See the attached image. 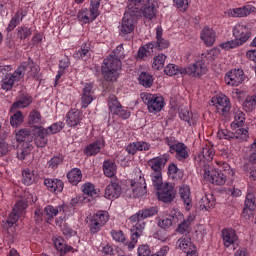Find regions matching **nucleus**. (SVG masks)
Instances as JSON below:
<instances>
[{"mask_svg": "<svg viewBox=\"0 0 256 256\" xmlns=\"http://www.w3.org/2000/svg\"><path fill=\"white\" fill-rule=\"evenodd\" d=\"M219 47L224 49V51H231V49H237V47H241L239 42L236 40H230L226 42H222Z\"/></svg>", "mask_w": 256, "mask_h": 256, "instance_id": "nucleus-59", "label": "nucleus"}, {"mask_svg": "<svg viewBox=\"0 0 256 256\" xmlns=\"http://www.w3.org/2000/svg\"><path fill=\"white\" fill-rule=\"evenodd\" d=\"M53 243H54L55 249L58 250L59 253L65 254L73 251V247L65 244V239H63V237L61 236H55L53 238Z\"/></svg>", "mask_w": 256, "mask_h": 256, "instance_id": "nucleus-31", "label": "nucleus"}, {"mask_svg": "<svg viewBox=\"0 0 256 256\" xmlns=\"http://www.w3.org/2000/svg\"><path fill=\"white\" fill-rule=\"evenodd\" d=\"M141 100L147 107V111L153 115L161 113L163 107H165V99L161 94H151L149 92H144L140 94Z\"/></svg>", "mask_w": 256, "mask_h": 256, "instance_id": "nucleus-3", "label": "nucleus"}, {"mask_svg": "<svg viewBox=\"0 0 256 256\" xmlns=\"http://www.w3.org/2000/svg\"><path fill=\"white\" fill-rule=\"evenodd\" d=\"M245 125V113L241 110H236L234 112V120L230 124L232 130L239 129Z\"/></svg>", "mask_w": 256, "mask_h": 256, "instance_id": "nucleus-35", "label": "nucleus"}, {"mask_svg": "<svg viewBox=\"0 0 256 256\" xmlns=\"http://www.w3.org/2000/svg\"><path fill=\"white\" fill-rule=\"evenodd\" d=\"M167 161H169V156L164 154L148 160L147 165L153 172L163 171L165 165H167Z\"/></svg>", "mask_w": 256, "mask_h": 256, "instance_id": "nucleus-21", "label": "nucleus"}, {"mask_svg": "<svg viewBox=\"0 0 256 256\" xmlns=\"http://www.w3.org/2000/svg\"><path fill=\"white\" fill-rule=\"evenodd\" d=\"M167 61V55L161 53L153 57L152 59V69L154 71H161L165 67V62Z\"/></svg>", "mask_w": 256, "mask_h": 256, "instance_id": "nucleus-37", "label": "nucleus"}, {"mask_svg": "<svg viewBox=\"0 0 256 256\" xmlns=\"http://www.w3.org/2000/svg\"><path fill=\"white\" fill-rule=\"evenodd\" d=\"M129 11L132 13H139V9L141 8V3H144L145 0H126Z\"/></svg>", "mask_w": 256, "mask_h": 256, "instance_id": "nucleus-55", "label": "nucleus"}, {"mask_svg": "<svg viewBox=\"0 0 256 256\" xmlns=\"http://www.w3.org/2000/svg\"><path fill=\"white\" fill-rule=\"evenodd\" d=\"M103 147H105V140H96L85 147L84 153L87 155V157H92V155H97L100 153Z\"/></svg>", "mask_w": 256, "mask_h": 256, "instance_id": "nucleus-26", "label": "nucleus"}, {"mask_svg": "<svg viewBox=\"0 0 256 256\" xmlns=\"http://www.w3.org/2000/svg\"><path fill=\"white\" fill-rule=\"evenodd\" d=\"M23 17H25L22 13L16 12L15 15L11 18L6 31L8 33H11V31H13L15 29V27H17V25H19V23H21V21H23Z\"/></svg>", "mask_w": 256, "mask_h": 256, "instance_id": "nucleus-46", "label": "nucleus"}, {"mask_svg": "<svg viewBox=\"0 0 256 256\" xmlns=\"http://www.w3.org/2000/svg\"><path fill=\"white\" fill-rule=\"evenodd\" d=\"M176 249H180V251H183V253H191V251L194 252L197 247L193 245L191 237L182 236L176 242Z\"/></svg>", "mask_w": 256, "mask_h": 256, "instance_id": "nucleus-24", "label": "nucleus"}, {"mask_svg": "<svg viewBox=\"0 0 256 256\" xmlns=\"http://www.w3.org/2000/svg\"><path fill=\"white\" fill-rule=\"evenodd\" d=\"M218 55L219 52L217 50L212 49L208 52L202 53L198 59L202 61L205 65H209V63H213V61L217 59Z\"/></svg>", "mask_w": 256, "mask_h": 256, "instance_id": "nucleus-39", "label": "nucleus"}, {"mask_svg": "<svg viewBox=\"0 0 256 256\" xmlns=\"http://www.w3.org/2000/svg\"><path fill=\"white\" fill-rule=\"evenodd\" d=\"M137 177H139L138 182L131 180L130 186L132 188L133 194L136 195V197H139V195H143V193H145V189H147V184L145 183V178L141 173V170H138Z\"/></svg>", "mask_w": 256, "mask_h": 256, "instance_id": "nucleus-23", "label": "nucleus"}, {"mask_svg": "<svg viewBox=\"0 0 256 256\" xmlns=\"http://www.w3.org/2000/svg\"><path fill=\"white\" fill-rule=\"evenodd\" d=\"M233 135V139H237L238 141H247L249 139V131L245 128H239L233 132Z\"/></svg>", "mask_w": 256, "mask_h": 256, "instance_id": "nucleus-54", "label": "nucleus"}, {"mask_svg": "<svg viewBox=\"0 0 256 256\" xmlns=\"http://www.w3.org/2000/svg\"><path fill=\"white\" fill-rule=\"evenodd\" d=\"M199 205L202 211H209V209L215 207V198H213V195H205L199 201Z\"/></svg>", "mask_w": 256, "mask_h": 256, "instance_id": "nucleus-38", "label": "nucleus"}, {"mask_svg": "<svg viewBox=\"0 0 256 256\" xmlns=\"http://www.w3.org/2000/svg\"><path fill=\"white\" fill-rule=\"evenodd\" d=\"M224 81L226 85L239 87L245 81V72L243 69H232L226 73Z\"/></svg>", "mask_w": 256, "mask_h": 256, "instance_id": "nucleus-10", "label": "nucleus"}, {"mask_svg": "<svg viewBox=\"0 0 256 256\" xmlns=\"http://www.w3.org/2000/svg\"><path fill=\"white\" fill-rule=\"evenodd\" d=\"M215 30L209 28V27H204L201 34H200V39H202L207 47H212L215 43Z\"/></svg>", "mask_w": 256, "mask_h": 256, "instance_id": "nucleus-28", "label": "nucleus"}, {"mask_svg": "<svg viewBox=\"0 0 256 256\" xmlns=\"http://www.w3.org/2000/svg\"><path fill=\"white\" fill-rule=\"evenodd\" d=\"M132 231V237L131 241L127 244L128 249L131 251L135 249V245H137V241H139V237L143 235V230H139L138 228L135 227H130Z\"/></svg>", "mask_w": 256, "mask_h": 256, "instance_id": "nucleus-42", "label": "nucleus"}, {"mask_svg": "<svg viewBox=\"0 0 256 256\" xmlns=\"http://www.w3.org/2000/svg\"><path fill=\"white\" fill-rule=\"evenodd\" d=\"M31 137V131L27 129H21L16 133V140L18 143H23V141H27Z\"/></svg>", "mask_w": 256, "mask_h": 256, "instance_id": "nucleus-61", "label": "nucleus"}, {"mask_svg": "<svg viewBox=\"0 0 256 256\" xmlns=\"http://www.w3.org/2000/svg\"><path fill=\"white\" fill-rule=\"evenodd\" d=\"M159 213L157 207H151L143 210H139L138 213L132 215L128 219L129 227H134L140 231L145 230V219H149V217H153Z\"/></svg>", "mask_w": 256, "mask_h": 256, "instance_id": "nucleus-4", "label": "nucleus"}, {"mask_svg": "<svg viewBox=\"0 0 256 256\" xmlns=\"http://www.w3.org/2000/svg\"><path fill=\"white\" fill-rule=\"evenodd\" d=\"M121 71V60L108 56L103 60L102 75L106 81H115Z\"/></svg>", "mask_w": 256, "mask_h": 256, "instance_id": "nucleus-2", "label": "nucleus"}, {"mask_svg": "<svg viewBox=\"0 0 256 256\" xmlns=\"http://www.w3.org/2000/svg\"><path fill=\"white\" fill-rule=\"evenodd\" d=\"M121 191L119 180H111L105 188L104 197L106 199H119L121 197Z\"/></svg>", "mask_w": 256, "mask_h": 256, "instance_id": "nucleus-16", "label": "nucleus"}, {"mask_svg": "<svg viewBox=\"0 0 256 256\" xmlns=\"http://www.w3.org/2000/svg\"><path fill=\"white\" fill-rule=\"evenodd\" d=\"M35 170L26 168L22 170V183L24 185H33L35 183Z\"/></svg>", "mask_w": 256, "mask_h": 256, "instance_id": "nucleus-41", "label": "nucleus"}, {"mask_svg": "<svg viewBox=\"0 0 256 256\" xmlns=\"http://www.w3.org/2000/svg\"><path fill=\"white\" fill-rule=\"evenodd\" d=\"M108 106L111 113L115 114V111H118L122 106L119 100H117V96L110 95L108 98Z\"/></svg>", "mask_w": 256, "mask_h": 256, "instance_id": "nucleus-52", "label": "nucleus"}, {"mask_svg": "<svg viewBox=\"0 0 256 256\" xmlns=\"http://www.w3.org/2000/svg\"><path fill=\"white\" fill-rule=\"evenodd\" d=\"M25 118L23 117V112L17 111L11 118H10V124L12 127H19L21 123H23V120Z\"/></svg>", "mask_w": 256, "mask_h": 256, "instance_id": "nucleus-56", "label": "nucleus"}, {"mask_svg": "<svg viewBox=\"0 0 256 256\" xmlns=\"http://www.w3.org/2000/svg\"><path fill=\"white\" fill-rule=\"evenodd\" d=\"M157 7H159L157 0H147L139 10L142 17L151 21L157 17Z\"/></svg>", "mask_w": 256, "mask_h": 256, "instance_id": "nucleus-11", "label": "nucleus"}, {"mask_svg": "<svg viewBox=\"0 0 256 256\" xmlns=\"http://www.w3.org/2000/svg\"><path fill=\"white\" fill-rule=\"evenodd\" d=\"M31 63L32 60H28L27 62H23L16 70L15 72L18 73L20 79L24 77V75H28L30 77L31 73Z\"/></svg>", "mask_w": 256, "mask_h": 256, "instance_id": "nucleus-45", "label": "nucleus"}, {"mask_svg": "<svg viewBox=\"0 0 256 256\" xmlns=\"http://www.w3.org/2000/svg\"><path fill=\"white\" fill-rule=\"evenodd\" d=\"M138 81L140 85H143V87H151V85H153V76L149 73L142 72Z\"/></svg>", "mask_w": 256, "mask_h": 256, "instance_id": "nucleus-50", "label": "nucleus"}, {"mask_svg": "<svg viewBox=\"0 0 256 256\" xmlns=\"http://www.w3.org/2000/svg\"><path fill=\"white\" fill-rule=\"evenodd\" d=\"M180 199L183 202L184 209L191 211L193 208V197L191 196V188L187 185H183L179 189Z\"/></svg>", "mask_w": 256, "mask_h": 256, "instance_id": "nucleus-18", "label": "nucleus"}, {"mask_svg": "<svg viewBox=\"0 0 256 256\" xmlns=\"http://www.w3.org/2000/svg\"><path fill=\"white\" fill-rule=\"evenodd\" d=\"M67 211H69V206L67 205H60L57 207L48 205L44 208V215L47 221H51L52 219H55V217H57V215H59L61 212L64 213V218L69 217L71 214L67 213Z\"/></svg>", "mask_w": 256, "mask_h": 256, "instance_id": "nucleus-14", "label": "nucleus"}, {"mask_svg": "<svg viewBox=\"0 0 256 256\" xmlns=\"http://www.w3.org/2000/svg\"><path fill=\"white\" fill-rule=\"evenodd\" d=\"M212 103L216 107L218 113H227L231 109V102L225 95H219L212 98Z\"/></svg>", "mask_w": 256, "mask_h": 256, "instance_id": "nucleus-20", "label": "nucleus"}, {"mask_svg": "<svg viewBox=\"0 0 256 256\" xmlns=\"http://www.w3.org/2000/svg\"><path fill=\"white\" fill-rule=\"evenodd\" d=\"M242 107L245 113H253L256 109V94L248 95L245 98Z\"/></svg>", "mask_w": 256, "mask_h": 256, "instance_id": "nucleus-36", "label": "nucleus"}, {"mask_svg": "<svg viewBox=\"0 0 256 256\" xmlns=\"http://www.w3.org/2000/svg\"><path fill=\"white\" fill-rule=\"evenodd\" d=\"M207 71H209V68H207V65L199 58L196 63L180 70L181 75H189V77H203V75H206Z\"/></svg>", "mask_w": 256, "mask_h": 256, "instance_id": "nucleus-7", "label": "nucleus"}, {"mask_svg": "<svg viewBox=\"0 0 256 256\" xmlns=\"http://www.w3.org/2000/svg\"><path fill=\"white\" fill-rule=\"evenodd\" d=\"M180 119L182 121H186L188 125H195L197 123V119L193 118V114L189 112L187 109H182L179 113Z\"/></svg>", "mask_w": 256, "mask_h": 256, "instance_id": "nucleus-47", "label": "nucleus"}, {"mask_svg": "<svg viewBox=\"0 0 256 256\" xmlns=\"http://www.w3.org/2000/svg\"><path fill=\"white\" fill-rule=\"evenodd\" d=\"M136 27L137 20L135 19V16L131 15L130 13H125L119 28L121 37L132 35Z\"/></svg>", "mask_w": 256, "mask_h": 256, "instance_id": "nucleus-8", "label": "nucleus"}, {"mask_svg": "<svg viewBox=\"0 0 256 256\" xmlns=\"http://www.w3.org/2000/svg\"><path fill=\"white\" fill-rule=\"evenodd\" d=\"M168 175L172 177V179H177L179 177H183V172L177 168V165L170 164L168 166Z\"/></svg>", "mask_w": 256, "mask_h": 256, "instance_id": "nucleus-58", "label": "nucleus"}, {"mask_svg": "<svg viewBox=\"0 0 256 256\" xmlns=\"http://www.w3.org/2000/svg\"><path fill=\"white\" fill-rule=\"evenodd\" d=\"M83 121V112L80 110L74 108L67 112L66 114V124L68 127H77L78 125H81V122Z\"/></svg>", "mask_w": 256, "mask_h": 256, "instance_id": "nucleus-19", "label": "nucleus"}, {"mask_svg": "<svg viewBox=\"0 0 256 256\" xmlns=\"http://www.w3.org/2000/svg\"><path fill=\"white\" fill-rule=\"evenodd\" d=\"M254 209H255V196L251 193H248L246 195L244 213L245 211H253Z\"/></svg>", "mask_w": 256, "mask_h": 256, "instance_id": "nucleus-57", "label": "nucleus"}, {"mask_svg": "<svg viewBox=\"0 0 256 256\" xmlns=\"http://www.w3.org/2000/svg\"><path fill=\"white\" fill-rule=\"evenodd\" d=\"M43 117L41 116V112L38 110H32L28 115V123L33 125V127H37V125H43Z\"/></svg>", "mask_w": 256, "mask_h": 256, "instance_id": "nucleus-40", "label": "nucleus"}, {"mask_svg": "<svg viewBox=\"0 0 256 256\" xmlns=\"http://www.w3.org/2000/svg\"><path fill=\"white\" fill-rule=\"evenodd\" d=\"M217 166H213L210 164H205L203 167V179L204 181H208L212 185H225L227 183V175H231V177L235 176V170L231 169L229 163L225 161H215ZM224 172V173H223Z\"/></svg>", "mask_w": 256, "mask_h": 256, "instance_id": "nucleus-1", "label": "nucleus"}, {"mask_svg": "<svg viewBox=\"0 0 256 256\" xmlns=\"http://www.w3.org/2000/svg\"><path fill=\"white\" fill-rule=\"evenodd\" d=\"M74 59H82V61H87L91 59V44L83 43L81 48L73 53Z\"/></svg>", "mask_w": 256, "mask_h": 256, "instance_id": "nucleus-29", "label": "nucleus"}, {"mask_svg": "<svg viewBox=\"0 0 256 256\" xmlns=\"http://www.w3.org/2000/svg\"><path fill=\"white\" fill-rule=\"evenodd\" d=\"M82 109H87L93 103V84H85L80 98Z\"/></svg>", "mask_w": 256, "mask_h": 256, "instance_id": "nucleus-22", "label": "nucleus"}, {"mask_svg": "<svg viewBox=\"0 0 256 256\" xmlns=\"http://www.w3.org/2000/svg\"><path fill=\"white\" fill-rule=\"evenodd\" d=\"M44 185L47 187L48 191H50L51 193H55L56 195L57 193H61L64 187L63 181L50 178L44 180Z\"/></svg>", "mask_w": 256, "mask_h": 256, "instance_id": "nucleus-27", "label": "nucleus"}, {"mask_svg": "<svg viewBox=\"0 0 256 256\" xmlns=\"http://www.w3.org/2000/svg\"><path fill=\"white\" fill-rule=\"evenodd\" d=\"M218 137H219V139L231 140V139H233L234 135H233V132H231V130L220 129V130H218Z\"/></svg>", "mask_w": 256, "mask_h": 256, "instance_id": "nucleus-64", "label": "nucleus"}, {"mask_svg": "<svg viewBox=\"0 0 256 256\" xmlns=\"http://www.w3.org/2000/svg\"><path fill=\"white\" fill-rule=\"evenodd\" d=\"M199 159H204L205 161H213V157H215V150L209 146H206L202 149L201 155L198 156Z\"/></svg>", "mask_w": 256, "mask_h": 256, "instance_id": "nucleus-48", "label": "nucleus"}, {"mask_svg": "<svg viewBox=\"0 0 256 256\" xmlns=\"http://www.w3.org/2000/svg\"><path fill=\"white\" fill-rule=\"evenodd\" d=\"M151 179H152V183L156 189H159V187H162L164 185L162 171L152 172Z\"/></svg>", "mask_w": 256, "mask_h": 256, "instance_id": "nucleus-51", "label": "nucleus"}, {"mask_svg": "<svg viewBox=\"0 0 256 256\" xmlns=\"http://www.w3.org/2000/svg\"><path fill=\"white\" fill-rule=\"evenodd\" d=\"M36 131L38 136L35 138V144L37 147H45V145H47L45 136L49 135V128L44 129L42 126H36Z\"/></svg>", "mask_w": 256, "mask_h": 256, "instance_id": "nucleus-34", "label": "nucleus"}, {"mask_svg": "<svg viewBox=\"0 0 256 256\" xmlns=\"http://www.w3.org/2000/svg\"><path fill=\"white\" fill-rule=\"evenodd\" d=\"M137 256H151L149 245H140L137 249Z\"/></svg>", "mask_w": 256, "mask_h": 256, "instance_id": "nucleus-63", "label": "nucleus"}, {"mask_svg": "<svg viewBox=\"0 0 256 256\" xmlns=\"http://www.w3.org/2000/svg\"><path fill=\"white\" fill-rule=\"evenodd\" d=\"M183 68H179V66L175 65V64H168L165 68H164V73L165 75H168L169 77H173V75H181V70Z\"/></svg>", "mask_w": 256, "mask_h": 256, "instance_id": "nucleus-53", "label": "nucleus"}, {"mask_svg": "<svg viewBox=\"0 0 256 256\" xmlns=\"http://www.w3.org/2000/svg\"><path fill=\"white\" fill-rule=\"evenodd\" d=\"M109 221V212L100 210L93 215H90L86 218V223L89 227L91 235H95L107 225Z\"/></svg>", "mask_w": 256, "mask_h": 256, "instance_id": "nucleus-5", "label": "nucleus"}, {"mask_svg": "<svg viewBox=\"0 0 256 256\" xmlns=\"http://www.w3.org/2000/svg\"><path fill=\"white\" fill-rule=\"evenodd\" d=\"M222 243L226 249L233 247L237 241H239V236L237 232L232 228H224L221 231Z\"/></svg>", "mask_w": 256, "mask_h": 256, "instance_id": "nucleus-15", "label": "nucleus"}, {"mask_svg": "<svg viewBox=\"0 0 256 256\" xmlns=\"http://www.w3.org/2000/svg\"><path fill=\"white\" fill-rule=\"evenodd\" d=\"M169 216L172 218V223H179V221H183V219H185L183 213L178 209H172Z\"/></svg>", "mask_w": 256, "mask_h": 256, "instance_id": "nucleus-62", "label": "nucleus"}, {"mask_svg": "<svg viewBox=\"0 0 256 256\" xmlns=\"http://www.w3.org/2000/svg\"><path fill=\"white\" fill-rule=\"evenodd\" d=\"M170 153H175L178 161H185V159L189 158V148L182 142L171 145Z\"/></svg>", "mask_w": 256, "mask_h": 256, "instance_id": "nucleus-17", "label": "nucleus"}, {"mask_svg": "<svg viewBox=\"0 0 256 256\" xmlns=\"http://www.w3.org/2000/svg\"><path fill=\"white\" fill-rule=\"evenodd\" d=\"M99 1L91 0V8L88 10L87 8L81 9L78 12V20L81 23H91L95 21L97 17H99Z\"/></svg>", "mask_w": 256, "mask_h": 256, "instance_id": "nucleus-6", "label": "nucleus"}, {"mask_svg": "<svg viewBox=\"0 0 256 256\" xmlns=\"http://www.w3.org/2000/svg\"><path fill=\"white\" fill-rule=\"evenodd\" d=\"M256 8L253 5H245L238 8H230L225 12L226 17L243 18L249 17L251 13H255Z\"/></svg>", "mask_w": 256, "mask_h": 256, "instance_id": "nucleus-12", "label": "nucleus"}, {"mask_svg": "<svg viewBox=\"0 0 256 256\" xmlns=\"http://www.w3.org/2000/svg\"><path fill=\"white\" fill-rule=\"evenodd\" d=\"M156 189L159 201H162L163 203H171V201L175 199V190L173 189V185L165 183Z\"/></svg>", "mask_w": 256, "mask_h": 256, "instance_id": "nucleus-13", "label": "nucleus"}, {"mask_svg": "<svg viewBox=\"0 0 256 256\" xmlns=\"http://www.w3.org/2000/svg\"><path fill=\"white\" fill-rule=\"evenodd\" d=\"M32 31L30 28L21 26L17 28V36L19 39H27V37H31Z\"/></svg>", "mask_w": 256, "mask_h": 256, "instance_id": "nucleus-60", "label": "nucleus"}, {"mask_svg": "<svg viewBox=\"0 0 256 256\" xmlns=\"http://www.w3.org/2000/svg\"><path fill=\"white\" fill-rule=\"evenodd\" d=\"M67 179L71 185H79L83 179V173L79 168H73L67 173Z\"/></svg>", "mask_w": 256, "mask_h": 256, "instance_id": "nucleus-33", "label": "nucleus"}, {"mask_svg": "<svg viewBox=\"0 0 256 256\" xmlns=\"http://www.w3.org/2000/svg\"><path fill=\"white\" fill-rule=\"evenodd\" d=\"M17 81H21L18 72L14 71L12 74H6L2 79L1 89L3 91H11Z\"/></svg>", "mask_w": 256, "mask_h": 256, "instance_id": "nucleus-25", "label": "nucleus"}, {"mask_svg": "<svg viewBox=\"0 0 256 256\" xmlns=\"http://www.w3.org/2000/svg\"><path fill=\"white\" fill-rule=\"evenodd\" d=\"M33 103V100L28 95H22L17 98L11 106V111H16V109H25V107H29V105Z\"/></svg>", "mask_w": 256, "mask_h": 256, "instance_id": "nucleus-32", "label": "nucleus"}, {"mask_svg": "<svg viewBox=\"0 0 256 256\" xmlns=\"http://www.w3.org/2000/svg\"><path fill=\"white\" fill-rule=\"evenodd\" d=\"M27 207H29V204H27V200L25 198H21L15 203L13 210L15 211V213L23 215Z\"/></svg>", "mask_w": 256, "mask_h": 256, "instance_id": "nucleus-49", "label": "nucleus"}, {"mask_svg": "<svg viewBox=\"0 0 256 256\" xmlns=\"http://www.w3.org/2000/svg\"><path fill=\"white\" fill-rule=\"evenodd\" d=\"M82 192L87 197H91L92 199H95L97 195H99V191L95 188V185H93L90 182L85 183L82 185Z\"/></svg>", "mask_w": 256, "mask_h": 256, "instance_id": "nucleus-43", "label": "nucleus"}, {"mask_svg": "<svg viewBox=\"0 0 256 256\" xmlns=\"http://www.w3.org/2000/svg\"><path fill=\"white\" fill-rule=\"evenodd\" d=\"M233 37L240 46L245 45L251 39V28L242 23L236 24L233 28Z\"/></svg>", "mask_w": 256, "mask_h": 256, "instance_id": "nucleus-9", "label": "nucleus"}, {"mask_svg": "<svg viewBox=\"0 0 256 256\" xmlns=\"http://www.w3.org/2000/svg\"><path fill=\"white\" fill-rule=\"evenodd\" d=\"M154 48L155 44L153 43H148L145 46L140 47L138 50V58L143 60L147 59V57H149L153 52Z\"/></svg>", "mask_w": 256, "mask_h": 256, "instance_id": "nucleus-44", "label": "nucleus"}, {"mask_svg": "<svg viewBox=\"0 0 256 256\" xmlns=\"http://www.w3.org/2000/svg\"><path fill=\"white\" fill-rule=\"evenodd\" d=\"M102 170L105 177H115V175H117V164L115 160H105L102 165Z\"/></svg>", "mask_w": 256, "mask_h": 256, "instance_id": "nucleus-30", "label": "nucleus"}]
</instances>
